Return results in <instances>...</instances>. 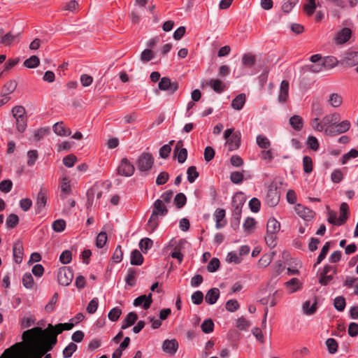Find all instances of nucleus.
Here are the masks:
<instances>
[{"label": "nucleus", "instance_id": "f257e3e1", "mask_svg": "<svg viewBox=\"0 0 358 358\" xmlns=\"http://www.w3.org/2000/svg\"><path fill=\"white\" fill-rule=\"evenodd\" d=\"M38 333L26 334L23 332L22 342L12 345L11 358H42L48 352L53 349Z\"/></svg>", "mask_w": 358, "mask_h": 358}, {"label": "nucleus", "instance_id": "f03ea898", "mask_svg": "<svg viewBox=\"0 0 358 358\" xmlns=\"http://www.w3.org/2000/svg\"><path fill=\"white\" fill-rule=\"evenodd\" d=\"M74 324L72 322L59 323L56 325L48 324L45 329L36 327L25 331V333L26 334L38 333V336L43 337L46 342L50 345H52V348H54L57 343V336L64 330H71Z\"/></svg>", "mask_w": 358, "mask_h": 358}, {"label": "nucleus", "instance_id": "7ed1b4c3", "mask_svg": "<svg viewBox=\"0 0 358 358\" xmlns=\"http://www.w3.org/2000/svg\"><path fill=\"white\" fill-rule=\"evenodd\" d=\"M167 213L168 208L165 203H162L161 199H157L153 203L152 214L147 224L148 230L150 232L154 231L159 225L158 219Z\"/></svg>", "mask_w": 358, "mask_h": 358}, {"label": "nucleus", "instance_id": "20e7f679", "mask_svg": "<svg viewBox=\"0 0 358 358\" xmlns=\"http://www.w3.org/2000/svg\"><path fill=\"white\" fill-rule=\"evenodd\" d=\"M153 164L154 157L152 154L148 152L142 153L136 162L138 169L142 172L148 171L152 167Z\"/></svg>", "mask_w": 358, "mask_h": 358}, {"label": "nucleus", "instance_id": "39448f33", "mask_svg": "<svg viewBox=\"0 0 358 358\" xmlns=\"http://www.w3.org/2000/svg\"><path fill=\"white\" fill-rule=\"evenodd\" d=\"M73 273L69 267L63 266L57 273L58 282L63 286H68L72 282Z\"/></svg>", "mask_w": 358, "mask_h": 358}, {"label": "nucleus", "instance_id": "423d86ee", "mask_svg": "<svg viewBox=\"0 0 358 358\" xmlns=\"http://www.w3.org/2000/svg\"><path fill=\"white\" fill-rule=\"evenodd\" d=\"M160 90L167 91L169 94H173L178 89V83L172 82L168 77H163L158 83Z\"/></svg>", "mask_w": 358, "mask_h": 358}, {"label": "nucleus", "instance_id": "0eeeda50", "mask_svg": "<svg viewBox=\"0 0 358 358\" xmlns=\"http://www.w3.org/2000/svg\"><path fill=\"white\" fill-rule=\"evenodd\" d=\"M135 168L134 165L129 162L127 158H123L120 164L117 168L118 173L126 177L131 176L134 174Z\"/></svg>", "mask_w": 358, "mask_h": 358}, {"label": "nucleus", "instance_id": "6e6552de", "mask_svg": "<svg viewBox=\"0 0 358 358\" xmlns=\"http://www.w3.org/2000/svg\"><path fill=\"white\" fill-rule=\"evenodd\" d=\"M174 157H177L178 162L180 164L184 163L187 157V150L183 148L182 141H178L173 150Z\"/></svg>", "mask_w": 358, "mask_h": 358}, {"label": "nucleus", "instance_id": "1a4fd4ad", "mask_svg": "<svg viewBox=\"0 0 358 358\" xmlns=\"http://www.w3.org/2000/svg\"><path fill=\"white\" fill-rule=\"evenodd\" d=\"M295 211L297 215L306 221H309L315 216V212L312 210L302 206L301 204L296 205Z\"/></svg>", "mask_w": 358, "mask_h": 358}, {"label": "nucleus", "instance_id": "9d476101", "mask_svg": "<svg viewBox=\"0 0 358 358\" xmlns=\"http://www.w3.org/2000/svg\"><path fill=\"white\" fill-rule=\"evenodd\" d=\"M289 84L288 80H284L281 82L278 95V101L280 103H285L289 97Z\"/></svg>", "mask_w": 358, "mask_h": 358}, {"label": "nucleus", "instance_id": "9b49d317", "mask_svg": "<svg viewBox=\"0 0 358 358\" xmlns=\"http://www.w3.org/2000/svg\"><path fill=\"white\" fill-rule=\"evenodd\" d=\"M280 200V193L276 187L268 189L266 194V203L269 206H276Z\"/></svg>", "mask_w": 358, "mask_h": 358}, {"label": "nucleus", "instance_id": "f8f14e48", "mask_svg": "<svg viewBox=\"0 0 358 358\" xmlns=\"http://www.w3.org/2000/svg\"><path fill=\"white\" fill-rule=\"evenodd\" d=\"M152 303V294L150 293L148 296L143 294V295H141L140 296L136 298L134 301L133 304L134 306H140L142 305L143 308L145 310H147L150 307Z\"/></svg>", "mask_w": 358, "mask_h": 358}, {"label": "nucleus", "instance_id": "ddd939ff", "mask_svg": "<svg viewBox=\"0 0 358 358\" xmlns=\"http://www.w3.org/2000/svg\"><path fill=\"white\" fill-rule=\"evenodd\" d=\"M213 215L215 220L216 229H221L227 224V220H225V210L224 209L217 208L215 211Z\"/></svg>", "mask_w": 358, "mask_h": 358}, {"label": "nucleus", "instance_id": "4468645a", "mask_svg": "<svg viewBox=\"0 0 358 358\" xmlns=\"http://www.w3.org/2000/svg\"><path fill=\"white\" fill-rule=\"evenodd\" d=\"M241 142V133L236 131L233 134L229 139L227 141V146L228 147L229 151H233L239 148Z\"/></svg>", "mask_w": 358, "mask_h": 358}, {"label": "nucleus", "instance_id": "2eb2a0df", "mask_svg": "<svg viewBox=\"0 0 358 358\" xmlns=\"http://www.w3.org/2000/svg\"><path fill=\"white\" fill-rule=\"evenodd\" d=\"M178 348V341L176 339L165 340L162 345V349L164 352L170 355H174Z\"/></svg>", "mask_w": 358, "mask_h": 358}, {"label": "nucleus", "instance_id": "dca6fc26", "mask_svg": "<svg viewBox=\"0 0 358 358\" xmlns=\"http://www.w3.org/2000/svg\"><path fill=\"white\" fill-rule=\"evenodd\" d=\"M54 132L61 136H69L71 134V131L69 128L66 127L63 122H57L53 125Z\"/></svg>", "mask_w": 358, "mask_h": 358}, {"label": "nucleus", "instance_id": "f3484780", "mask_svg": "<svg viewBox=\"0 0 358 358\" xmlns=\"http://www.w3.org/2000/svg\"><path fill=\"white\" fill-rule=\"evenodd\" d=\"M220 296V290L217 288H211L206 294L205 300L208 304H214Z\"/></svg>", "mask_w": 358, "mask_h": 358}, {"label": "nucleus", "instance_id": "a211bd4d", "mask_svg": "<svg viewBox=\"0 0 358 358\" xmlns=\"http://www.w3.org/2000/svg\"><path fill=\"white\" fill-rule=\"evenodd\" d=\"M343 63L348 66H352L358 64V52L350 51L346 53Z\"/></svg>", "mask_w": 358, "mask_h": 358}, {"label": "nucleus", "instance_id": "6ab92c4d", "mask_svg": "<svg viewBox=\"0 0 358 358\" xmlns=\"http://www.w3.org/2000/svg\"><path fill=\"white\" fill-rule=\"evenodd\" d=\"M138 320V315L134 312L129 313L126 317L124 319L122 323V329H126L127 328L134 324Z\"/></svg>", "mask_w": 358, "mask_h": 358}, {"label": "nucleus", "instance_id": "aec40b11", "mask_svg": "<svg viewBox=\"0 0 358 358\" xmlns=\"http://www.w3.org/2000/svg\"><path fill=\"white\" fill-rule=\"evenodd\" d=\"M351 34V30L349 28H343L336 36V43L338 44L345 43L350 39Z\"/></svg>", "mask_w": 358, "mask_h": 358}, {"label": "nucleus", "instance_id": "412c9836", "mask_svg": "<svg viewBox=\"0 0 358 358\" xmlns=\"http://www.w3.org/2000/svg\"><path fill=\"white\" fill-rule=\"evenodd\" d=\"M245 100V94H239L232 100L231 107L235 110H240L244 106Z\"/></svg>", "mask_w": 358, "mask_h": 358}, {"label": "nucleus", "instance_id": "4be33fe9", "mask_svg": "<svg viewBox=\"0 0 358 358\" xmlns=\"http://www.w3.org/2000/svg\"><path fill=\"white\" fill-rule=\"evenodd\" d=\"M13 257L16 263L19 264L22 260L23 254V246L21 242H17L14 244L13 248Z\"/></svg>", "mask_w": 358, "mask_h": 358}, {"label": "nucleus", "instance_id": "5701e85b", "mask_svg": "<svg viewBox=\"0 0 358 358\" xmlns=\"http://www.w3.org/2000/svg\"><path fill=\"white\" fill-rule=\"evenodd\" d=\"M47 199L45 192L41 189L39 192L38 193L36 206L37 208L38 213H40L41 210L45 207L46 204Z\"/></svg>", "mask_w": 358, "mask_h": 358}, {"label": "nucleus", "instance_id": "b1692460", "mask_svg": "<svg viewBox=\"0 0 358 358\" xmlns=\"http://www.w3.org/2000/svg\"><path fill=\"white\" fill-rule=\"evenodd\" d=\"M245 201V197L242 192H238L232 198L233 208H242Z\"/></svg>", "mask_w": 358, "mask_h": 358}, {"label": "nucleus", "instance_id": "393cba45", "mask_svg": "<svg viewBox=\"0 0 358 358\" xmlns=\"http://www.w3.org/2000/svg\"><path fill=\"white\" fill-rule=\"evenodd\" d=\"M317 303L316 299H314V301L311 303L310 301L308 300L305 301L303 304V310L306 315H312L313 314L317 308Z\"/></svg>", "mask_w": 358, "mask_h": 358}, {"label": "nucleus", "instance_id": "a878e982", "mask_svg": "<svg viewBox=\"0 0 358 358\" xmlns=\"http://www.w3.org/2000/svg\"><path fill=\"white\" fill-rule=\"evenodd\" d=\"M280 228V223L274 218H270L266 224V232L271 234H277Z\"/></svg>", "mask_w": 358, "mask_h": 358}, {"label": "nucleus", "instance_id": "bb28decb", "mask_svg": "<svg viewBox=\"0 0 358 358\" xmlns=\"http://www.w3.org/2000/svg\"><path fill=\"white\" fill-rule=\"evenodd\" d=\"M289 124L294 130L300 131L303 128V120L301 116L295 115L290 117Z\"/></svg>", "mask_w": 358, "mask_h": 358}, {"label": "nucleus", "instance_id": "cd10ccee", "mask_svg": "<svg viewBox=\"0 0 358 358\" xmlns=\"http://www.w3.org/2000/svg\"><path fill=\"white\" fill-rule=\"evenodd\" d=\"M328 102L332 107L338 108L343 103V97L338 93H332L329 95Z\"/></svg>", "mask_w": 358, "mask_h": 358}, {"label": "nucleus", "instance_id": "c85d7f7f", "mask_svg": "<svg viewBox=\"0 0 358 358\" xmlns=\"http://www.w3.org/2000/svg\"><path fill=\"white\" fill-rule=\"evenodd\" d=\"M20 35L18 34H13L11 31L6 34L4 36H1L0 40V43H2L5 45H10Z\"/></svg>", "mask_w": 358, "mask_h": 358}, {"label": "nucleus", "instance_id": "c756f323", "mask_svg": "<svg viewBox=\"0 0 358 358\" xmlns=\"http://www.w3.org/2000/svg\"><path fill=\"white\" fill-rule=\"evenodd\" d=\"M349 206L347 203H342L340 206V223L344 224L348 219Z\"/></svg>", "mask_w": 358, "mask_h": 358}, {"label": "nucleus", "instance_id": "7c9ffc66", "mask_svg": "<svg viewBox=\"0 0 358 358\" xmlns=\"http://www.w3.org/2000/svg\"><path fill=\"white\" fill-rule=\"evenodd\" d=\"M256 142L258 146L263 149V150L269 149L271 144L269 139L263 135H258L256 138Z\"/></svg>", "mask_w": 358, "mask_h": 358}, {"label": "nucleus", "instance_id": "2f4dec72", "mask_svg": "<svg viewBox=\"0 0 358 358\" xmlns=\"http://www.w3.org/2000/svg\"><path fill=\"white\" fill-rule=\"evenodd\" d=\"M209 85L217 93H221L224 90V84L219 79H212L209 82Z\"/></svg>", "mask_w": 358, "mask_h": 358}, {"label": "nucleus", "instance_id": "473e14b6", "mask_svg": "<svg viewBox=\"0 0 358 358\" xmlns=\"http://www.w3.org/2000/svg\"><path fill=\"white\" fill-rule=\"evenodd\" d=\"M143 257L138 250H134L131 253V264L132 265H141Z\"/></svg>", "mask_w": 358, "mask_h": 358}, {"label": "nucleus", "instance_id": "72a5a7b5", "mask_svg": "<svg viewBox=\"0 0 358 358\" xmlns=\"http://www.w3.org/2000/svg\"><path fill=\"white\" fill-rule=\"evenodd\" d=\"M17 87L15 80H9L3 87L2 96H8L9 94L13 92Z\"/></svg>", "mask_w": 358, "mask_h": 358}, {"label": "nucleus", "instance_id": "f704fd0d", "mask_svg": "<svg viewBox=\"0 0 358 358\" xmlns=\"http://www.w3.org/2000/svg\"><path fill=\"white\" fill-rule=\"evenodd\" d=\"M286 287L290 289V292L293 293L301 289V283L299 279L294 278L285 282Z\"/></svg>", "mask_w": 358, "mask_h": 358}, {"label": "nucleus", "instance_id": "c9c22d12", "mask_svg": "<svg viewBox=\"0 0 358 358\" xmlns=\"http://www.w3.org/2000/svg\"><path fill=\"white\" fill-rule=\"evenodd\" d=\"M125 281L129 286H134L136 284V271L134 268H129L127 270V274L125 278Z\"/></svg>", "mask_w": 358, "mask_h": 358}, {"label": "nucleus", "instance_id": "e433bc0d", "mask_svg": "<svg viewBox=\"0 0 358 358\" xmlns=\"http://www.w3.org/2000/svg\"><path fill=\"white\" fill-rule=\"evenodd\" d=\"M39 64V58L36 55H32L24 62V66L29 69L36 68Z\"/></svg>", "mask_w": 358, "mask_h": 358}, {"label": "nucleus", "instance_id": "4c0bfd02", "mask_svg": "<svg viewBox=\"0 0 358 358\" xmlns=\"http://www.w3.org/2000/svg\"><path fill=\"white\" fill-rule=\"evenodd\" d=\"M316 8L315 0H307V3L303 6V10L307 15H312Z\"/></svg>", "mask_w": 358, "mask_h": 358}, {"label": "nucleus", "instance_id": "58836bf2", "mask_svg": "<svg viewBox=\"0 0 358 358\" xmlns=\"http://www.w3.org/2000/svg\"><path fill=\"white\" fill-rule=\"evenodd\" d=\"M153 242L149 238H144L139 243V248L143 253H146L152 246Z\"/></svg>", "mask_w": 358, "mask_h": 358}, {"label": "nucleus", "instance_id": "ea45409f", "mask_svg": "<svg viewBox=\"0 0 358 358\" xmlns=\"http://www.w3.org/2000/svg\"><path fill=\"white\" fill-rule=\"evenodd\" d=\"M187 201V198L183 193H178L174 198L173 203L178 208H182Z\"/></svg>", "mask_w": 358, "mask_h": 358}, {"label": "nucleus", "instance_id": "a19ab883", "mask_svg": "<svg viewBox=\"0 0 358 358\" xmlns=\"http://www.w3.org/2000/svg\"><path fill=\"white\" fill-rule=\"evenodd\" d=\"M19 222L18 216L15 214H10L6 220V224L8 228L13 229L17 226Z\"/></svg>", "mask_w": 358, "mask_h": 358}, {"label": "nucleus", "instance_id": "79ce46f5", "mask_svg": "<svg viewBox=\"0 0 358 358\" xmlns=\"http://www.w3.org/2000/svg\"><path fill=\"white\" fill-rule=\"evenodd\" d=\"M187 180L190 183H193L195 180L199 177V173L196 171V166H192L187 169Z\"/></svg>", "mask_w": 358, "mask_h": 358}, {"label": "nucleus", "instance_id": "37998d69", "mask_svg": "<svg viewBox=\"0 0 358 358\" xmlns=\"http://www.w3.org/2000/svg\"><path fill=\"white\" fill-rule=\"evenodd\" d=\"M201 327L203 332L210 334L213 331L214 323L211 319H208L203 321Z\"/></svg>", "mask_w": 358, "mask_h": 358}, {"label": "nucleus", "instance_id": "c03bdc74", "mask_svg": "<svg viewBox=\"0 0 358 358\" xmlns=\"http://www.w3.org/2000/svg\"><path fill=\"white\" fill-rule=\"evenodd\" d=\"M326 345L330 354H334L338 350V343L334 338H328L326 341Z\"/></svg>", "mask_w": 358, "mask_h": 358}, {"label": "nucleus", "instance_id": "a18cd8bd", "mask_svg": "<svg viewBox=\"0 0 358 358\" xmlns=\"http://www.w3.org/2000/svg\"><path fill=\"white\" fill-rule=\"evenodd\" d=\"M303 168L304 172L310 173L313 171V161L309 156H304L303 158Z\"/></svg>", "mask_w": 358, "mask_h": 358}, {"label": "nucleus", "instance_id": "49530a36", "mask_svg": "<svg viewBox=\"0 0 358 358\" xmlns=\"http://www.w3.org/2000/svg\"><path fill=\"white\" fill-rule=\"evenodd\" d=\"M77 350V345L74 343H70L63 350L64 358H69Z\"/></svg>", "mask_w": 358, "mask_h": 358}, {"label": "nucleus", "instance_id": "de8ad7c7", "mask_svg": "<svg viewBox=\"0 0 358 358\" xmlns=\"http://www.w3.org/2000/svg\"><path fill=\"white\" fill-rule=\"evenodd\" d=\"M336 125L337 127V132L338 134H341L348 131L350 128L351 124L349 120H343Z\"/></svg>", "mask_w": 358, "mask_h": 358}, {"label": "nucleus", "instance_id": "09e8293b", "mask_svg": "<svg viewBox=\"0 0 358 358\" xmlns=\"http://www.w3.org/2000/svg\"><path fill=\"white\" fill-rule=\"evenodd\" d=\"M261 157L267 162H271L275 157L274 150L270 148L264 150L261 152Z\"/></svg>", "mask_w": 358, "mask_h": 358}, {"label": "nucleus", "instance_id": "8fccbe9b", "mask_svg": "<svg viewBox=\"0 0 358 358\" xmlns=\"http://www.w3.org/2000/svg\"><path fill=\"white\" fill-rule=\"evenodd\" d=\"M345 299L343 296H337L334 299V306L338 311H343L345 307Z\"/></svg>", "mask_w": 358, "mask_h": 358}, {"label": "nucleus", "instance_id": "3c124183", "mask_svg": "<svg viewBox=\"0 0 358 358\" xmlns=\"http://www.w3.org/2000/svg\"><path fill=\"white\" fill-rule=\"evenodd\" d=\"M122 314V310L118 307H115L110 310L108 317V319L113 322L117 321Z\"/></svg>", "mask_w": 358, "mask_h": 358}, {"label": "nucleus", "instance_id": "603ef678", "mask_svg": "<svg viewBox=\"0 0 358 358\" xmlns=\"http://www.w3.org/2000/svg\"><path fill=\"white\" fill-rule=\"evenodd\" d=\"M22 284L27 288L31 289L34 286V278L31 273H26L22 277Z\"/></svg>", "mask_w": 358, "mask_h": 358}, {"label": "nucleus", "instance_id": "864d4df0", "mask_svg": "<svg viewBox=\"0 0 358 358\" xmlns=\"http://www.w3.org/2000/svg\"><path fill=\"white\" fill-rule=\"evenodd\" d=\"M328 222L330 224H332L336 226H341L343 224H338L340 223V217L337 218V213L333 210H329L328 211Z\"/></svg>", "mask_w": 358, "mask_h": 358}, {"label": "nucleus", "instance_id": "5fc2aeb1", "mask_svg": "<svg viewBox=\"0 0 358 358\" xmlns=\"http://www.w3.org/2000/svg\"><path fill=\"white\" fill-rule=\"evenodd\" d=\"M38 155L37 150H29L27 152V157H28L27 165L29 166H33L35 164L36 159H38Z\"/></svg>", "mask_w": 358, "mask_h": 358}, {"label": "nucleus", "instance_id": "6e6d98bb", "mask_svg": "<svg viewBox=\"0 0 358 358\" xmlns=\"http://www.w3.org/2000/svg\"><path fill=\"white\" fill-rule=\"evenodd\" d=\"M243 64L247 67H252L255 63V57L252 55L245 54L243 56Z\"/></svg>", "mask_w": 358, "mask_h": 358}, {"label": "nucleus", "instance_id": "4d7b16f0", "mask_svg": "<svg viewBox=\"0 0 358 358\" xmlns=\"http://www.w3.org/2000/svg\"><path fill=\"white\" fill-rule=\"evenodd\" d=\"M98 305H99V300L97 298H94L92 299L90 303H88L87 306V312L90 314H93L94 313L96 310H97V308H98Z\"/></svg>", "mask_w": 358, "mask_h": 358}, {"label": "nucleus", "instance_id": "13d9d810", "mask_svg": "<svg viewBox=\"0 0 358 358\" xmlns=\"http://www.w3.org/2000/svg\"><path fill=\"white\" fill-rule=\"evenodd\" d=\"M66 227V222L64 220L59 219L52 223V229L57 232H62Z\"/></svg>", "mask_w": 358, "mask_h": 358}, {"label": "nucleus", "instance_id": "bf43d9fd", "mask_svg": "<svg viewBox=\"0 0 358 358\" xmlns=\"http://www.w3.org/2000/svg\"><path fill=\"white\" fill-rule=\"evenodd\" d=\"M227 261L229 263L240 264L242 261V258L240 255H238L236 252H230L227 256Z\"/></svg>", "mask_w": 358, "mask_h": 358}, {"label": "nucleus", "instance_id": "052dcab7", "mask_svg": "<svg viewBox=\"0 0 358 358\" xmlns=\"http://www.w3.org/2000/svg\"><path fill=\"white\" fill-rule=\"evenodd\" d=\"M220 265V260L217 258H213L207 266V269L209 272L216 271Z\"/></svg>", "mask_w": 358, "mask_h": 358}, {"label": "nucleus", "instance_id": "680f3d73", "mask_svg": "<svg viewBox=\"0 0 358 358\" xmlns=\"http://www.w3.org/2000/svg\"><path fill=\"white\" fill-rule=\"evenodd\" d=\"M72 259V255H71V251L69 250H64L62 252V254L60 255V257H59V261L63 264H67L71 262Z\"/></svg>", "mask_w": 358, "mask_h": 358}, {"label": "nucleus", "instance_id": "e2e57ef3", "mask_svg": "<svg viewBox=\"0 0 358 358\" xmlns=\"http://www.w3.org/2000/svg\"><path fill=\"white\" fill-rule=\"evenodd\" d=\"M106 241H107V235L105 232L101 231L98 234V236L96 237V245L98 248H101L104 246Z\"/></svg>", "mask_w": 358, "mask_h": 358}, {"label": "nucleus", "instance_id": "0e129e2a", "mask_svg": "<svg viewBox=\"0 0 358 358\" xmlns=\"http://www.w3.org/2000/svg\"><path fill=\"white\" fill-rule=\"evenodd\" d=\"M230 179L234 184H240L243 180V175L239 171H234L230 175Z\"/></svg>", "mask_w": 358, "mask_h": 358}, {"label": "nucleus", "instance_id": "69168bd1", "mask_svg": "<svg viewBox=\"0 0 358 358\" xmlns=\"http://www.w3.org/2000/svg\"><path fill=\"white\" fill-rule=\"evenodd\" d=\"M358 157V150L351 149L348 152L345 154L342 157V164H345L351 158H356Z\"/></svg>", "mask_w": 358, "mask_h": 358}, {"label": "nucleus", "instance_id": "338daca9", "mask_svg": "<svg viewBox=\"0 0 358 358\" xmlns=\"http://www.w3.org/2000/svg\"><path fill=\"white\" fill-rule=\"evenodd\" d=\"M13 187V182L10 180H4L0 182V190L3 192H9Z\"/></svg>", "mask_w": 358, "mask_h": 358}, {"label": "nucleus", "instance_id": "774afa93", "mask_svg": "<svg viewBox=\"0 0 358 358\" xmlns=\"http://www.w3.org/2000/svg\"><path fill=\"white\" fill-rule=\"evenodd\" d=\"M255 225V220L254 218L248 217L243 223V228L245 231L250 233L254 229Z\"/></svg>", "mask_w": 358, "mask_h": 358}]
</instances>
